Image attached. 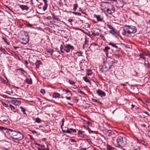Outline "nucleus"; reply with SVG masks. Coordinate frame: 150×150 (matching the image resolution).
<instances>
[{
    "mask_svg": "<svg viewBox=\"0 0 150 150\" xmlns=\"http://www.w3.org/2000/svg\"><path fill=\"white\" fill-rule=\"evenodd\" d=\"M137 30V28L135 26L125 25L123 27L122 33L123 35L128 36L132 34L135 33Z\"/></svg>",
    "mask_w": 150,
    "mask_h": 150,
    "instance_id": "obj_1",
    "label": "nucleus"
},
{
    "mask_svg": "<svg viewBox=\"0 0 150 150\" xmlns=\"http://www.w3.org/2000/svg\"><path fill=\"white\" fill-rule=\"evenodd\" d=\"M127 144V139L124 137L119 136L116 139V146L119 148H122Z\"/></svg>",
    "mask_w": 150,
    "mask_h": 150,
    "instance_id": "obj_2",
    "label": "nucleus"
},
{
    "mask_svg": "<svg viewBox=\"0 0 150 150\" xmlns=\"http://www.w3.org/2000/svg\"><path fill=\"white\" fill-rule=\"evenodd\" d=\"M0 130L6 131V132L13 139H14L18 131L17 130L14 131L10 129L5 128L3 127L0 126Z\"/></svg>",
    "mask_w": 150,
    "mask_h": 150,
    "instance_id": "obj_3",
    "label": "nucleus"
},
{
    "mask_svg": "<svg viewBox=\"0 0 150 150\" xmlns=\"http://www.w3.org/2000/svg\"><path fill=\"white\" fill-rule=\"evenodd\" d=\"M60 51L62 53H64V52L67 53L72 51L74 49V47L69 44H64V45H61L60 47Z\"/></svg>",
    "mask_w": 150,
    "mask_h": 150,
    "instance_id": "obj_4",
    "label": "nucleus"
},
{
    "mask_svg": "<svg viewBox=\"0 0 150 150\" xmlns=\"http://www.w3.org/2000/svg\"><path fill=\"white\" fill-rule=\"evenodd\" d=\"M111 3L104 2H102L100 3L101 9L105 12L106 11Z\"/></svg>",
    "mask_w": 150,
    "mask_h": 150,
    "instance_id": "obj_5",
    "label": "nucleus"
},
{
    "mask_svg": "<svg viewBox=\"0 0 150 150\" xmlns=\"http://www.w3.org/2000/svg\"><path fill=\"white\" fill-rule=\"evenodd\" d=\"M116 55H114L112 57H109L107 59L106 62L111 67L114 64L116 63L117 61L115 60L114 57H116Z\"/></svg>",
    "mask_w": 150,
    "mask_h": 150,
    "instance_id": "obj_6",
    "label": "nucleus"
},
{
    "mask_svg": "<svg viewBox=\"0 0 150 150\" xmlns=\"http://www.w3.org/2000/svg\"><path fill=\"white\" fill-rule=\"evenodd\" d=\"M115 9L114 6L111 4L106 12L109 14H112L115 12Z\"/></svg>",
    "mask_w": 150,
    "mask_h": 150,
    "instance_id": "obj_7",
    "label": "nucleus"
},
{
    "mask_svg": "<svg viewBox=\"0 0 150 150\" xmlns=\"http://www.w3.org/2000/svg\"><path fill=\"white\" fill-rule=\"evenodd\" d=\"M24 135L20 132L18 131L14 139L17 141L21 140L24 138Z\"/></svg>",
    "mask_w": 150,
    "mask_h": 150,
    "instance_id": "obj_8",
    "label": "nucleus"
},
{
    "mask_svg": "<svg viewBox=\"0 0 150 150\" xmlns=\"http://www.w3.org/2000/svg\"><path fill=\"white\" fill-rule=\"evenodd\" d=\"M106 26L109 28L110 29V30L109 31L110 33L113 35L116 34L117 31L115 29L112 25L109 23H108L106 25Z\"/></svg>",
    "mask_w": 150,
    "mask_h": 150,
    "instance_id": "obj_9",
    "label": "nucleus"
},
{
    "mask_svg": "<svg viewBox=\"0 0 150 150\" xmlns=\"http://www.w3.org/2000/svg\"><path fill=\"white\" fill-rule=\"evenodd\" d=\"M24 37H21V43L22 44L25 45L28 43L29 42V37L27 36H24Z\"/></svg>",
    "mask_w": 150,
    "mask_h": 150,
    "instance_id": "obj_10",
    "label": "nucleus"
},
{
    "mask_svg": "<svg viewBox=\"0 0 150 150\" xmlns=\"http://www.w3.org/2000/svg\"><path fill=\"white\" fill-rule=\"evenodd\" d=\"M130 144V146L132 147V150H140V147L137 145L135 143L131 142Z\"/></svg>",
    "mask_w": 150,
    "mask_h": 150,
    "instance_id": "obj_11",
    "label": "nucleus"
},
{
    "mask_svg": "<svg viewBox=\"0 0 150 150\" xmlns=\"http://www.w3.org/2000/svg\"><path fill=\"white\" fill-rule=\"evenodd\" d=\"M62 131L64 133H68L69 134H71L73 132H76V130L73 129L72 128H70L69 129H68L67 130L62 129Z\"/></svg>",
    "mask_w": 150,
    "mask_h": 150,
    "instance_id": "obj_12",
    "label": "nucleus"
},
{
    "mask_svg": "<svg viewBox=\"0 0 150 150\" xmlns=\"http://www.w3.org/2000/svg\"><path fill=\"white\" fill-rule=\"evenodd\" d=\"M85 132L83 131L79 130L78 133V135L80 137L85 138L86 135L84 134Z\"/></svg>",
    "mask_w": 150,
    "mask_h": 150,
    "instance_id": "obj_13",
    "label": "nucleus"
},
{
    "mask_svg": "<svg viewBox=\"0 0 150 150\" xmlns=\"http://www.w3.org/2000/svg\"><path fill=\"white\" fill-rule=\"evenodd\" d=\"M94 17L96 18L98 21H102L103 20V18L100 15H94Z\"/></svg>",
    "mask_w": 150,
    "mask_h": 150,
    "instance_id": "obj_14",
    "label": "nucleus"
},
{
    "mask_svg": "<svg viewBox=\"0 0 150 150\" xmlns=\"http://www.w3.org/2000/svg\"><path fill=\"white\" fill-rule=\"evenodd\" d=\"M116 3L117 6L119 7H122L124 5L123 0H118Z\"/></svg>",
    "mask_w": 150,
    "mask_h": 150,
    "instance_id": "obj_15",
    "label": "nucleus"
},
{
    "mask_svg": "<svg viewBox=\"0 0 150 150\" xmlns=\"http://www.w3.org/2000/svg\"><path fill=\"white\" fill-rule=\"evenodd\" d=\"M105 134L108 136H110L114 133V132L110 130H105Z\"/></svg>",
    "mask_w": 150,
    "mask_h": 150,
    "instance_id": "obj_16",
    "label": "nucleus"
},
{
    "mask_svg": "<svg viewBox=\"0 0 150 150\" xmlns=\"http://www.w3.org/2000/svg\"><path fill=\"white\" fill-rule=\"evenodd\" d=\"M96 92L99 96H100L102 97L103 96L104 97L106 95L105 93L100 89L96 91Z\"/></svg>",
    "mask_w": 150,
    "mask_h": 150,
    "instance_id": "obj_17",
    "label": "nucleus"
},
{
    "mask_svg": "<svg viewBox=\"0 0 150 150\" xmlns=\"http://www.w3.org/2000/svg\"><path fill=\"white\" fill-rule=\"evenodd\" d=\"M42 1L45 4L44 6L43 7V11H45L46 10L48 6L47 0H42Z\"/></svg>",
    "mask_w": 150,
    "mask_h": 150,
    "instance_id": "obj_18",
    "label": "nucleus"
},
{
    "mask_svg": "<svg viewBox=\"0 0 150 150\" xmlns=\"http://www.w3.org/2000/svg\"><path fill=\"white\" fill-rule=\"evenodd\" d=\"M110 67L111 66L107 62H105L104 65L103 66V68L106 69V70L110 69Z\"/></svg>",
    "mask_w": 150,
    "mask_h": 150,
    "instance_id": "obj_19",
    "label": "nucleus"
},
{
    "mask_svg": "<svg viewBox=\"0 0 150 150\" xmlns=\"http://www.w3.org/2000/svg\"><path fill=\"white\" fill-rule=\"evenodd\" d=\"M19 35L20 39L21 38V37H24V36H28L27 34L25 31H22L21 32H20Z\"/></svg>",
    "mask_w": 150,
    "mask_h": 150,
    "instance_id": "obj_20",
    "label": "nucleus"
},
{
    "mask_svg": "<svg viewBox=\"0 0 150 150\" xmlns=\"http://www.w3.org/2000/svg\"><path fill=\"white\" fill-rule=\"evenodd\" d=\"M52 96L53 98H60V95L57 92H54L52 94Z\"/></svg>",
    "mask_w": 150,
    "mask_h": 150,
    "instance_id": "obj_21",
    "label": "nucleus"
},
{
    "mask_svg": "<svg viewBox=\"0 0 150 150\" xmlns=\"http://www.w3.org/2000/svg\"><path fill=\"white\" fill-rule=\"evenodd\" d=\"M110 48L108 47H105V48L103 50V51L105 53L106 56H107L108 55V50H110Z\"/></svg>",
    "mask_w": 150,
    "mask_h": 150,
    "instance_id": "obj_22",
    "label": "nucleus"
},
{
    "mask_svg": "<svg viewBox=\"0 0 150 150\" xmlns=\"http://www.w3.org/2000/svg\"><path fill=\"white\" fill-rule=\"evenodd\" d=\"M19 7L23 10H26L27 11L29 9V7L26 5H20Z\"/></svg>",
    "mask_w": 150,
    "mask_h": 150,
    "instance_id": "obj_23",
    "label": "nucleus"
},
{
    "mask_svg": "<svg viewBox=\"0 0 150 150\" xmlns=\"http://www.w3.org/2000/svg\"><path fill=\"white\" fill-rule=\"evenodd\" d=\"M9 106L11 110L13 112H16L17 111V109L16 108L13 106L11 104H10Z\"/></svg>",
    "mask_w": 150,
    "mask_h": 150,
    "instance_id": "obj_24",
    "label": "nucleus"
},
{
    "mask_svg": "<svg viewBox=\"0 0 150 150\" xmlns=\"http://www.w3.org/2000/svg\"><path fill=\"white\" fill-rule=\"evenodd\" d=\"M25 81L28 84H31L32 83V81L31 78H26L25 80Z\"/></svg>",
    "mask_w": 150,
    "mask_h": 150,
    "instance_id": "obj_25",
    "label": "nucleus"
},
{
    "mask_svg": "<svg viewBox=\"0 0 150 150\" xmlns=\"http://www.w3.org/2000/svg\"><path fill=\"white\" fill-rule=\"evenodd\" d=\"M42 64L40 60H37L35 63V65L37 68H38L39 67L40 65Z\"/></svg>",
    "mask_w": 150,
    "mask_h": 150,
    "instance_id": "obj_26",
    "label": "nucleus"
},
{
    "mask_svg": "<svg viewBox=\"0 0 150 150\" xmlns=\"http://www.w3.org/2000/svg\"><path fill=\"white\" fill-rule=\"evenodd\" d=\"M88 41L87 40L86 38H85V40L83 45V47L84 48L85 47L87 48L88 46Z\"/></svg>",
    "mask_w": 150,
    "mask_h": 150,
    "instance_id": "obj_27",
    "label": "nucleus"
},
{
    "mask_svg": "<svg viewBox=\"0 0 150 150\" xmlns=\"http://www.w3.org/2000/svg\"><path fill=\"white\" fill-rule=\"evenodd\" d=\"M108 45H111L112 46L115 48L116 49L118 48V47L117 45H116V44H115L113 43L112 42H110L108 43Z\"/></svg>",
    "mask_w": 150,
    "mask_h": 150,
    "instance_id": "obj_28",
    "label": "nucleus"
},
{
    "mask_svg": "<svg viewBox=\"0 0 150 150\" xmlns=\"http://www.w3.org/2000/svg\"><path fill=\"white\" fill-rule=\"evenodd\" d=\"M2 39L3 40L4 42L6 44L9 45L10 44V43L8 42L7 41V39L4 37H2Z\"/></svg>",
    "mask_w": 150,
    "mask_h": 150,
    "instance_id": "obj_29",
    "label": "nucleus"
},
{
    "mask_svg": "<svg viewBox=\"0 0 150 150\" xmlns=\"http://www.w3.org/2000/svg\"><path fill=\"white\" fill-rule=\"evenodd\" d=\"M47 52L49 54V55L50 56H52V53L53 52V51L50 49H49L47 50Z\"/></svg>",
    "mask_w": 150,
    "mask_h": 150,
    "instance_id": "obj_30",
    "label": "nucleus"
},
{
    "mask_svg": "<svg viewBox=\"0 0 150 150\" xmlns=\"http://www.w3.org/2000/svg\"><path fill=\"white\" fill-rule=\"evenodd\" d=\"M83 79L86 82L89 83L90 84H91V82L86 77H83Z\"/></svg>",
    "mask_w": 150,
    "mask_h": 150,
    "instance_id": "obj_31",
    "label": "nucleus"
},
{
    "mask_svg": "<svg viewBox=\"0 0 150 150\" xmlns=\"http://www.w3.org/2000/svg\"><path fill=\"white\" fill-rule=\"evenodd\" d=\"M87 74L88 76H89L92 74V71L91 69H87Z\"/></svg>",
    "mask_w": 150,
    "mask_h": 150,
    "instance_id": "obj_32",
    "label": "nucleus"
},
{
    "mask_svg": "<svg viewBox=\"0 0 150 150\" xmlns=\"http://www.w3.org/2000/svg\"><path fill=\"white\" fill-rule=\"evenodd\" d=\"M107 150H115V148L111 147L110 146L108 145L107 146Z\"/></svg>",
    "mask_w": 150,
    "mask_h": 150,
    "instance_id": "obj_33",
    "label": "nucleus"
},
{
    "mask_svg": "<svg viewBox=\"0 0 150 150\" xmlns=\"http://www.w3.org/2000/svg\"><path fill=\"white\" fill-rule=\"evenodd\" d=\"M139 56L140 57V58L139 59V60H141L142 59L144 60H145V58L143 54H141L139 55Z\"/></svg>",
    "mask_w": 150,
    "mask_h": 150,
    "instance_id": "obj_34",
    "label": "nucleus"
},
{
    "mask_svg": "<svg viewBox=\"0 0 150 150\" xmlns=\"http://www.w3.org/2000/svg\"><path fill=\"white\" fill-rule=\"evenodd\" d=\"M73 10L74 11H76V10L78 7V5L77 4H74L73 5Z\"/></svg>",
    "mask_w": 150,
    "mask_h": 150,
    "instance_id": "obj_35",
    "label": "nucleus"
},
{
    "mask_svg": "<svg viewBox=\"0 0 150 150\" xmlns=\"http://www.w3.org/2000/svg\"><path fill=\"white\" fill-rule=\"evenodd\" d=\"M14 104L15 105H19L21 104V103L19 101L16 100L14 101Z\"/></svg>",
    "mask_w": 150,
    "mask_h": 150,
    "instance_id": "obj_36",
    "label": "nucleus"
},
{
    "mask_svg": "<svg viewBox=\"0 0 150 150\" xmlns=\"http://www.w3.org/2000/svg\"><path fill=\"white\" fill-rule=\"evenodd\" d=\"M92 34L94 36H96L99 35V33L98 32H94L92 33Z\"/></svg>",
    "mask_w": 150,
    "mask_h": 150,
    "instance_id": "obj_37",
    "label": "nucleus"
},
{
    "mask_svg": "<svg viewBox=\"0 0 150 150\" xmlns=\"http://www.w3.org/2000/svg\"><path fill=\"white\" fill-rule=\"evenodd\" d=\"M62 91L63 93V94H67V93H70L69 90H68L63 89L62 90Z\"/></svg>",
    "mask_w": 150,
    "mask_h": 150,
    "instance_id": "obj_38",
    "label": "nucleus"
},
{
    "mask_svg": "<svg viewBox=\"0 0 150 150\" xmlns=\"http://www.w3.org/2000/svg\"><path fill=\"white\" fill-rule=\"evenodd\" d=\"M35 122L38 123H40L41 122V120L39 117H37L35 119Z\"/></svg>",
    "mask_w": 150,
    "mask_h": 150,
    "instance_id": "obj_39",
    "label": "nucleus"
},
{
    "mask_svg": "<svg viewBox=\"0 0 150 150\" xmlns=\"http://www.w3.org/2000/svg\"><path fill=\"white\" fill-rule=\"evenodd\" d=\"M92 100L94 102H96V103H100V104H102V103L100 102L98 100H97L96 99H94L92 98Z\"/></svg>",
    "mask_w": 150,
    "mask_h": 150,
    "instance_id": "obj_40",
    "label": "nucleus"
},
{
    "mask_svg": "<svg viewBox=\"0 0 150 150\" xmlns=\"http://www.w3.org/2000/svg\"><path fill=\"white\" fill-rule=\"evenodd\" d=\"M76 54L78 56H82L83 52L81 51L78 52H76Z\"/></svg>",
    "mask_w": 150,
    "mask_h": 150,
    "instance_id": "obj_41",
    "label": "nucleus"
},
{
    "mask_svg": "<svg viewBox=\"0 0 150 150\" xmlns=\"http://www.w3.org/2000/svg\"><path fill=\"white\" fill-rule=\"evenodd\" d=\"M69 82L70 84L75 86V83L73 81L69 80Z\"/></svg>",
    "mask_w": 150,
    "mask_h": 150,
    "instance_id": "obj_42",
    "label": "nucleus"
},
{
    "mask_svg": "<svg viewBox=\"0 0 150 150\" xmlns=\"http://www.w3.org/2000/svg\"><path fill=\"white\" fill-rule=\"evenodd\" d=\"M143 122L141 121L139 122V124L142 126H143L144 127H145L146 125L145 124H144L143 123Z\"/></svg>",
    "mask_w": 150,
    "mask_h": 150,
    "instance_id": "obj_43",
    "label": "nucleus"
},
{
    "mask_svg": "<svg viewBox=\"0 0 150 150\" xmlns=\"http://www.w3.org/2000/svg\"><path fill=\"white\" fill-rule=\"evenodd\" d=\"M52 18L53 19L56 20L57 21L58 20V18H57L53 13L52 14Z\"/></svg>",
    "mask_w": 150,
    "mask_h": 150,
    "instance_id": "obj_44",
    "label": "nucleus"
},
{
    "mask_svg": "<svg viewBox=\"0 0 150 150\" xmlns=\"http://www.w3.org/2000/svg\"><path fill=\"white\" fill-rule=\"evenodd\" d=\"M62 124L61 125V128L62 129H62V127L64 125V118H63V119L62 120Z\"/></svg>",
    "mask_w": 150,
    "mask_h": 150,
    "instance_id": "obj_45",
    "label": "nucleus"
},
{
    "mask_svg": "<svg viewBox=\"0 0 150 150\" xmlns=\"http://www.w3.org/2000/svg\"><path fill=\"white\" fill-rule=\"evenodd\" d=\"M72 13L75 15H77L78 16H81V13H77L76 12H73Z\"/></svg>",
    "mask_w": 150,
    "mask_h": 150,
    "instance_id": "obj_46",
    "label": "nucleus"
},
{
    "mask_svg": "<svg viewBox=\"0 0 150 150\" xmlns=\"http://www.w3.org/2000/svg\"><path fill=\"white\" fill-rule=\"evenodd\" d=\"M40 93L42 94H44L45 93V90L44 89H42L40 90Z\"/></svg>",
    "mask_w": 150,
    "mask_h": 150,
    "instance_id": "obj_47",
    "label": "nucleus"
},
{
    "mask_svg": "<svg viewBox=\"0 0 150 150\" xmlns=\"http://www.w3.org/2000/svg\"><path fill=\"white\" fill-rule=\"evenodd\" d=\"M27 26L28 27H30V28H33V25H32V24H30V23H27Z\"/></svg>",
    "mask_w": 150,
    "mask_h": 150,
    "instance_id": "obj_48",
    "label": "nucleus"
},
{
    "mask_svg": "<svg viewBox=\"0 0 150 150\" xmlns=\"http://www.w3.org/2000/svg\"><path fill=\"white\" fill-rule=\"evenodd\" d=\"M79 149L80 150H86L87 149V148H83L82 146H80Z\"/></svg>",
    "mask_w": 150,
    "mask_h": 150,
    "instance_id": "obj_49",
    "label": "nucleus"
},
{
    "mask_svg": "<svg viewBox=\"0 0 150 150\" xmlns=\"http://www.w3.org/2000/svg\"><path fill=\"white\" fill-rule=\"evenodd\" d=\"M20 108L21 109V111L23 112L24 114H25V109H24L23 107H20Z\"/></svg>",
    "mask_w": 150,
    "mask_h": 150,
    "instance_id": "obj_50",
    "label": "nucleus"
},
{
    "mask_svg": "<svg viewBox=\"0 0 150 150\" xmlns=\"http://www.w3.org/2000/svg\"><path fill=\"white\" fill-rule=\"evenodd\" d=\"M74 99L76 100L77 102H78L79 100V99L78 97L76 96L74 97Z\"/></svg>",
    "mask_w": 150,
    "mask_h": 150,
    "instance_id": "obj_51",
    "label": "nucleus"
},
{
    "mask_svg": "<svg viewBox=\"0 0 150 150\" xmlns=\"http://www.w3.org/2000/svg\"><path fill=\"white\" fill-rule=\"evenodd\" d=\"M28 136L29 137L30 139H31L32 140H34V138H33V137L32 135H31L30 134H28Z\"/></svg>",
    "mask_w": 150,
    "mask_h": 150,
    "instance_id": "obj_52",
    "label": "nucleus"
},
{
    "mask_svg": "<svg viewBox=\"0 0 150 150\" xmlns=\"http://www.w3.org/2000/svg\"><path fill=\"white\" fill-rule=\"evenodd\" d=\"M70 141L71 142H76V141L73 139H71L70 140Z\"/></svg>",
    "mask_w": 150,
    "mask_h": 150,
    "instance_id": "obj_53",
    "label": "nucleus"
},
{
    "mask_svg": "<svg viewBox=\"0 0 150 150\" xmlns=\"http://www.w3.org/2000/svg\"><path fill=\"white\" fill-rule=\"evenodd\" d=\"M78 92L81 94H84V92L81 90H78Z\"/></svg>",
    "mask_w": 150,
    "mask_h": 150,
    "instance_id": "obj_54",
    "label": "nucleus"
},
{
    "mask_svg": "<svg viewBox=\"0 0 150 150\" xmlns=\"http://www.w3.org/2000/svg\"><path fill=\"white\" fill-rule=\"evenodd\" d=\"M86 124L88 125V126L91 125V123L88 121L87 122Z\"/></svg>",
    "mask_w": 150,
    "mask_h": 150,
    "instance_id": "obj_55",
    "label": "nucleus"
},
{
    "mask_svg": "<svg viewBox=\"0 0 150 150\" xmlns=\"http://www.w3.org/2000/svg\"><path fill=\"white\" fill-rule=\"evenodd\" d=\"M69 92H70L69 93H67V95H69V96H71L72 95V94L71 93V91H69Z\"/></svg>",
    "mask_w": 150,
    "mask_h": 150,
    "instance_id": "obj_56",
    "label": "nucleus"
},
{
    "mask_svg": "<svg viewBox=\"0 0 150 150\" xmlns=\"http://www.w3.org/2000/svg\"><path fill=\"white\" fill-rule=\"evenodd\" d=\"M97 44H96L95 43H93L91 44V46H96V45H97Z\"/></svg>",
    "mask_w": 150,
    "mask_h": 150,
    "instance_id": "obj_57",
    "label": "nucleus"
},
{
    "mask_svg": "<svg viewBox=\"0 0 150 150\" xmlns=\"http://www.w3.org/2000/svg\"><path fill=\"white\" fill-rule=\"evenodd\" d=\"M13 48H14L16 50L18 48H19V47H17V46H13Z\"/></svg>",
    "mask_w": 150,
    "mask_h": 150,
    "instance_id": "obj_58",
    "label": "nucleus"
},
{
    "mask_svg": "<svg viewBox=\"0 0 150 150\" xmlns=\"http://www.w3.org/2000/svg\"><path fill=\"white\" fill-rule=\"evenodd\" d=\"M38 150H46L45 149L43 148L42 147H41V148H38Z\"/></svg>",
    "mask_w": 150,
    "mask_h": 150,
    "instance_id": "obj_59",
    "label": "nucleus"
},
{
    "mask_svg": "<svg viewBox=\"0 0 150 150\" xmlns=\"http://www.w3.org/2000/svg\"><path fill=\"white\" fill-rule=\"evenodd\" d=\"M65 98L68 100H70V99H71V96H70L69 97H65Z\"/></svg>",
    "mask_w": 150,
    "mask_h": 150,
    "instance_id": "obj_60",
    "label": "nucleus"
},
{
    "mask_svg": "<svg viewBox=\"0 0 150 150\" xmlns=\"http://www.w3.org/2000/svg\"><path fill=\"white\" fill-rule=\"evenodd\" d=\"M2 104H3V105L5 107H7V104L4 103H3V102L2 103Z\"/></svg>",
    "mask_w": 150,
    "mask_h": 150,
    "instance_id": "obj_61",
    "label": "nucleus"
},
{
    "mask_svg": "<svg viewBox=\"0 0 150 150\" xmlns=\"http://www.w3.org/2000/svg\"><path fill=\"white\" fill-rule=\"evenodd\" d=\"M100 37L101 38H103L104 37V36L102 34H100Z\"/></svg>",
    "mask_w": 150,
    "mask_h": 150,
    "instance_id": "obj_62",
    "label": "nucleus"
},
{
    "mask_svg": "<svg viewBox=\"0 0 150 150\" xmlns=\"http://www.w3.org/2000/svg\"><path fill=\"white\" fill-rule=\"evenodd\" d=\"M131 106H132L131 109H132L135 107V105H133V104H132L131 105Z\"/></svg>",
    "mask_w": 150,
    "mask_h": 150,
    "instance_id": "obj_63",
    "label": "nucleus"
},
{
    "mask_svg": "<svg viewBox=\"0 0 150 150\" xmlns=\"http://www.w3.org/2000/svg\"><path fill=\"white\" fill-rule=\"evenodd\" d=\"M47 19L49 20H50L51 19V17L50 16H48L47 17Z\"/></svg>",
    "mask_w": 150,
    "mask_h": 150,
    "instance_id": "obj_64",
    "label": "nucleus"
}]
</instances>
